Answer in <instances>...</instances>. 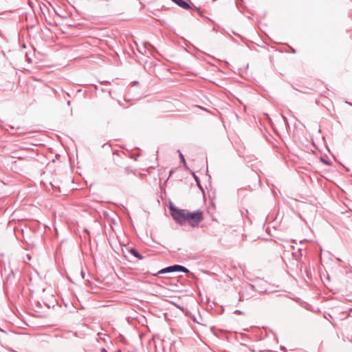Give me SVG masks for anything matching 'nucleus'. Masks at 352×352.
<instances>
[{"mask_svg": "<svg viewBox=\"0 0 352 352\" xmlns=\"http://www.w3.org/2000/svg\"><path fill=\"white\" fill-rule=\"evenodd\" d=\"M170 211L173 219L180 225H184L188 221L192 227H197L204 219L203 212L200 210L190 212L186 210L179 209L170 204Z\"/></svg>", "mask_w": 352, "mask_h": 352, "instance_id": "obj_1", "label": "nucleus"}, {"mask_svg": "<svg viewBox=\"0 0 352 352\" xmlns=\"http://www.w3.org/2000/svg\"><path fill=\"white\" fill-rule=\"evenodd\" d=\"M181 311L188 316L195 322L204 326L207 325L208 309H201V311H200V309H181Z\"/></svg>", "mask_w": 352, "mask_h": 352, "instance_id": "obj_2", "label": "nucleus"}, {"mask_svg": "<svg viewBox=\"0 0 352 352\" xmlns=\"http://www.w3.org/2000/svg\"><path fill=\"white\" fill-rule=\"evenodd\" d=\"M177 272H184L185 274H188L190 272L189 270L187 269L186 267H185L184 266L176 264V265H170L165 268H163V269L160 270V271H158L154 275L155 276H160L164 275V274Z\"/></svg>", "mask_w": 352, "mask_h": 352, "instance_id": "obj_3", "label": "nucleus"}, {"mask_svg": "<svg viewBox=\"0 0 352 352\" xmlns=\"http://www.w3.org/2000/svg\"><path fill=\"white\" fill-rule=\"evenodd\" d=\"M56 303V300L54 298L53 296L50 297L48 300V302L43 301L42 303L41 302H38V304L40 307H43V305L45 306L47 309L54 308L55 304Z\"/></svg>", "mask_w": 352, "mask_h": 352, "instance_id": "obj_4", "label": "nucleus"}, {"mask_svg": "<svg viewBox=\"0 0 352 352\" xmlns=\"http://www.w3.org/2000/svg\"><path fill=\"white\" fill-rule=\"evenodd\" d=\"M175 3H176L179 7L185 9V10H189L191 8V6L189 3L184 0H171Z\"/></svg>", "mask_w": 352, "mask_h": 352, "instance_id": "obj_5", "label": "nucleus"}, {"mask_svg": "<svg viewBox=\"0 0 352 352\" xmlns=\"http://www.w3.org/2000/svg\"><path fill=\"white\" fill-rule=\"evenodd\" d=\"M129 252L135 258H138L139 260H142L144 258V256L140 254V252L135 248H131Z\"/></svg>", "mask_w": 352, "mask_h": 352, "instance_id": "obj_6", "label": "nucleus"}, {"mask_svg": "<svg viewBox=\"0 0 352 352\" xmlns=\"http://www.w3.org/2000/svg\"><path fill=\"white\" fill-rule=\"evenodd\" d=\"M193 177L195 178V180L196 181L197 185L198 186L200 190H203V188H202V186L201 185V183H200L199 177L196 175H195V174H194Z\"/></svg>", "mask_w": 352, "mask_h": 352, "instance_id": "obj_7", "label": "nucleus"}, {"mask_svg": "<svg viewBox=\"0 0 352 352\" xmlns=\"http://www.w3.org/2000/svg\"><path fill=\"white\" fill-rule=\"evenodd\" d=\"M124 173L127 175L130 173L135 174V171H133L130 167H126L124 168Z\"/></svg>", "mask_w": 352, "mask_h": 352, "instance_id": "obj_8", "label": "nucleus"}, {"mask_svg": "<svg viewBox=\"0 0 352 352\" xmlns=\"http://www.w3.org/2000/svg\"><path fill=\"white\" fill-rule=\"evenodd\" d=\"M178 152L179 153V157H180V159H181L182 162L185 166H186V160H185V158H184V156L183 155V154H182L179 151H178Z\"/></svg>", "mask_w": 352, "mask_h": 352, "instance_id": "obj_9", "label": "nucleus"}, {"mask_svg": "<svg viewBox=\"0 0 352 352\" xmlns=\"http://www.w3.org/2000/svg\"><path fill=\"white\" fill-rule=\"evenodd\" d=\"M234 314H243V312L240 309H236L234 312Z\"/></svg>", "mask_w": 352, "mask_h": 352, "instance_id": "obj_10", "label": "nucleus"}, {"mask_svg": "<svg viewBox=\"0 0 352 352\" xmlns=\"http://www.w3.org/2000/svg\"><path fill=\"white\" fill-rule=\"evenodd\" d=\"M9 127H10V129H15L13 126H11V125H10V126H9Z\"/></svg>", "mask_w": 352, "mask_h": 352, "instance_id": "obj_11", "label": "nucleus"}, {"mask_svg": "<svg viewBox=\"0 0 352 352\" xmlns=\"http://www.w3.org/2000/svg\"><path fill=\"white\" fill-rule=\"evenodd\" d=\"M81 275H82V278H84V273H83V272H81Z\"/></svg>", "mask_w": 352, "mask_h": 352, "instance_id": "obj_12", "label": "nucleus"}, {"mask_svg": "<svg viewBox=\"0 0 352 352\" xmlns=\"http://www.w3.org/2000/svg\"><path fill=\"white\" fill-rule=\"evenodd\" d=\"M350 312H349V315H351L352 314V309H349Z\"/></svg>", "mask_w": 352, "mask_h": 352, "instance_id": "obj_13", "label": "nucleus"}, {"mask_svg": "<svg viewBox=\"0 0 352 352\" xmlns=\"http://www.w3.org/2000/svg\"><path fill=\"white\" fill-rule=\"evenodd\" d=\"M324 162L325 164H329V162H328L327 161H324Z\"/></svg>", "mask_w": 352, "mask_h": 352, "instance_id": "obj_14", "label": "nucleus"}, {"mask_svg": "<svg viewBox=\"0 0 352 352\" xmlns=\"http://www.w3.org/2000/svg\"><path fill=\"white\" fill-rule=\"evenodd\" d=\"M250 286H251V287H252V289H254V285H251Z\"/></svg>", "mask_w": 352, "mask_h": 352, "instance_id": "obj_15", "label": "nucleus"}, {"mask_svg": "<svg viewBox=\"0 0 352 352\" xmlns=\"http://www.w3.org/2000/svg\"><path fill=\"white\" fill-rule=\"evenodd\" d=\"M177 308L180 309V308H182V307H180V306H177Z\"/></svg>", "mask_w": 352, "mask_h": 352, "instance_id": "obj_16", "label": "nucleus"}, {"mask_svg": "<svg viewBox=\"0 0 352 352\" xmlns=\"http://www.w3.org/2000/svg\"><path fill=\"white\" fill-rule=\"evenodd\" d=\"M136 83H138V81L134 82V85H136Z\"/></svg>", "mask_w": 352, "mask_h": 352, "instance_id": "obj_17", "label": "nucleus"}, {"mask_svg": "<svg viewBox=\"0 0 352 352\" xmlns=\"http://www.w3.org/2000/svg\"><path fill=\"white\" fill-rule=\"evenodd\" d=\"M136 83H138V81L134 82V85H136Z\"/></svg>", "mask_w": 352, "mask_h": 352, "instance_id": "obj_18", "label": "nucleus"}, {"mask_svg": "<svg viewBox=\"0 0 352 352\" xmlns=\"http://www.w3.org/2000/svg\"><path fill=\"white\" fill-rule=\"evenodd\" d=\"M351 308H352V307Z\"/></svg>", "mask_w": 352, "mask_h": 352, "instance_id": "obj_19", "label": "nucleus"}]
</instances>
